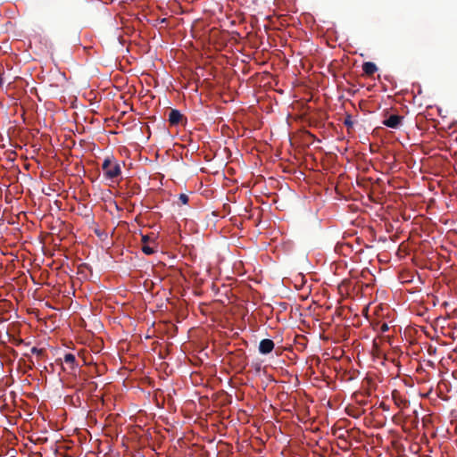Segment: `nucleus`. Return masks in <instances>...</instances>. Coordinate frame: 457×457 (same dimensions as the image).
Returning a JSON list of instances; mask_svg holds the SVG:
<instances>
[{
	"instance_id": "nucleus-5",
	"label": "nucleus",
	"mask_w": 457,
	"mask_h": 457,
	"mask_svg": "<svg viewBox=\"0 0 457 457\" xmlns=\"http://www.w3.org/2000/svg\"><path fill=\"white\" fill-rule=\"evenodd\" d=\"M273 348L274 343L270 339H263L260 342L259 351L263 354L270 353Z\"/></svg>"
},
{
	"instance_id": "nucleus-6",
	"label": "nucleus",
	"mask_w": 457,
	"mask_h": 457,
	"mask_svg": "<svg viewBox=\"0 0 457 457\" xmlns=\"http://www.w3.org/2000/svg\"><path fill=\"white\" fill-rule=\"evenodd\" d=\"M362 71L367 76H372L378 71V67L372 62H366L362 64Z\"/></svg>"
},
{
	"instance_id": "nucleus-3",
	"label": "nucleus",
	"mask_w": 457,
	"mask_h": 457,
	"mask_svg": "<svg viewBox=\"0 0 457 457\" xmlns=\"http://www.w3.org/2000/svg\"><path fill=\"white\" fill-rule=\"evenodd\" d=\"M403 116L398 114H391L383 120V125L391 128L398 129L403 123Z\"/></svg>"
},
{
	"instance_id": "nucleus-9",
	"label": "nucleus",
	"mask_w": 457,
	"mask_h": 457,
	"mask_svg": "<svg viewBox=\"0 0 457 457\" xmlns=\"http://www.w3.org/2000/svg\"><path fill=\"white\" fill-rule=\"evenodd\" d=\"M344 124L347 127V129H352L353 126V122L352 120L351 115H347L344 120Z\"/></svg>"
},
{
	"instance_id": "nucleus-11",
	"label": "nucleus",
	"mask_w": 457,
	"mask_h": 457,
	"mask_svg": "<svg viewBox=\"0 0 457 457\" xmlns=\"http://www.w3.org/2000/svg\"><path fill=\"white\" fill-rule=\"evenodd\" d=\"M3 84H4V79H3L2 74L0 73V87L3 86Z\"/></svg>"
},
{
	"instance_id": "nucleus-7",
	"label": "nucleus",
	"mask_w": 457,
	"mask_h": 457,
	"mask_svg": "<svg viewBox=\"0 0 457 457\" xmlns=\"http://www.w3.org/2000/svg\"><path fill=\"white\" fill-rule=\"evenodd\" d=\"M189 201H190V199H189L188 195L182 193V194H179V195L178 197L177 204L179 206L185 205V204H187L189 203Z\"/></svg>"
},
{
	"instance_id": "nucleus-1",
	"label": "nucleus",
	"mask_w": 457,
	"mask_h": 457,
	"mask_svg": "<svg viewBox=\"0 0 457 457\" xmlns=\"http://www.w3.org/2000/svg\"><path fill=\"white\" fill-rule=\"evenodd\" d=\"M104 175L108 179H114L121 173L120 165L114 160L113 157H106L102 164Z\"/></svg>"
},
{
	"instance_id": "nucleus-8",
	"label": "nucleus",
	"mask_w": 457,
	"mask_h": 457,
	"mask_svg": "<svg viewBox=\"0 0 457 457\" xmlns=\"http://www.w3.org/2000/svg\"><path fill=\"white\" fill-rule=\"evenodd\" d=\"M64 362H65L66 364H69V365H70V367H71V369H73V368H74V366H75V362H76L75 356H74L72 353H66V354L64 355Z\"/></svg>"
},
{
	"instance_id": "nucleus-2",
	"label": "nucleus",
	"mask_w": 457,
	"mask_h": 457,
	"mask_svg": "<svg viewBox=\"0 0 457 457\" xmlns=\"http://www.w3.org/2000/svg\"><path fill=\"white\" fill-rule=\"evenodd\" d=\"M142 241V252L146 255L153 254L158 251L159 248V241L158 235L154 232H152L147 235L141 236Z\"/></svg>"
},
{
	"instance_id": "nucleus-10",
	"label": "nucleus",
	"mask_w": 457,
	"mask_h": 457,
	"mask_svg": "<svg viewBox=\"0 0 457 457\" xmlns=\"http://www.w3.org/2000/svg\"><path fill=\"white\" fill-rule=\"evenodd\" d=\"M96 232L100 239L107 237L106 230H96Z\"/></svg>"
},
{
	"instance_id": "nucleus-4",
	"label": "nucleus",
	"mask_w": 457,
	"mask_h": 457,
	"mask_svg": "<svg viewBox=\"0 0 457 457\" xmlns=\"http://www.w3.org/2000/svg\"><path fill=\"white\" fill-rule=\"evenodd\" d=\"M184 119V116L179 110L171 109L169 113V122L171 126L179 125Z\"/></svg>"
}]
</instances>
